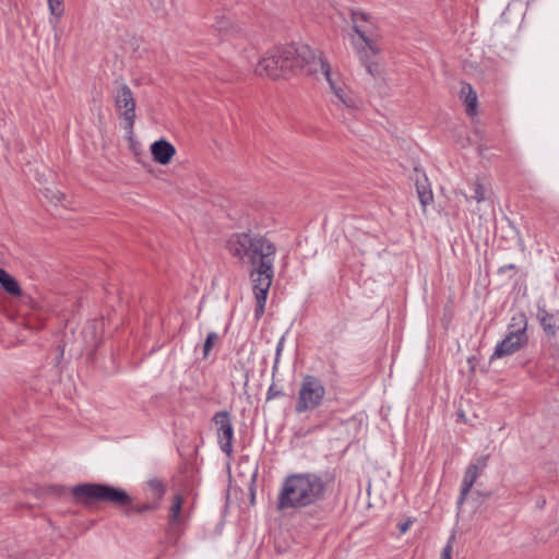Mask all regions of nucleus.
<instances>
[{"mask_svg":"<svg viewBox=\"0 0 559 559\" xmlns=\"http://www.w3.org/2000/svg\"><path fill=\"white\" fill-rule=\"evenodd\" d=\"M326 489L328 483L318 474H292L282 483L277 496V509L297 510L317 504L324 498Z\"/></svg>","mask_w":559,"mask_h":559,"instance_id":"nucleus-1","label":"nucleus"},{"mask_svg":"<svg viewBox=\"0 0 559 559\" xmlns=\"http://www.w3.org/2000/svg\"><path fill=\"white\" fill-rule=\"evenodd\" d=\"M228 252L250 266H274L276 246L264 235L235 233L227 240Z\"/></svg>","mask_w":559,"mask_h":559,"instance_id":"nucleus-2","label":"nucleus"},{"mask_svg":"<svg viewBox=\"0 0 559 559\" xmlns=\"http://www.w3.org/2000/svg\"><path fill=\"white\" fill-rule=\"evenodd\" d=\"M72 493L82 503L105 502L117 507L132 503L131 497L122 489L106 484H83L73 487Z\"/></svg>","mask_w":559,"mask_h":559,"instance_id":"nucleus-3","label":"nucleus"},{"mask_svg":"<svg viewBox=\"0 0 559 559\" xmlns=\"http://www.w3.org/2000/svg\"><path fill=\"white\" fill-rule=\"evenodd\" d=\"M295 47L267 51L258 62L254 73L260 78L280 79L295 71Z\"/></svg>","mask_w":559,"mask_h":559,"instance_id":"nucleus-4","label":"nucleus"},{"mask_svg":"<svg viewBox=\"0 0 559 559\" xmlns=\"http://www.w3.org/2000/svg\"><path fill=\"white\" fill-rule=\"evenodd\" d=\"M326 389L323 382L312 374L302 377L295 404V412L298 414L312 412L319 408L325 400Z\"/></svg>","mask_w":559,"mask_h":559,"instance_id":"nucleus-5","label":"nucleus"},{"mask_svg":"<svg viewBox=\"0 0 559 559\" xmlns=\"http://www.w3.org/2000/svg\"><path fill=\"white\" fill-rule=\"evenodd\" d=\"M527 320L523 313H519L511 319V323L508 326L507 336L496 345L495 352L490 357V360L499 359L506 356H510L527 343Z\"/></svg>","mask_w":559,"mask_h":559,"instance_id":"nucleus-6","label":"nucleus"},{"mask_svg":"<svg viewBox=\"0 0 559 559\" xmlns=\"http://www.w3.org/2000/svg\"><path fill=\"white\" fill-rule=\"evenodd\" d=\"M352 24L354 34L350 36V44L355 51L365 55L364 47L377 51L378 34L371 17L361 11L352 12Z\"/></svg>","mask_w":559,"mask_h":559,"instance_id":"nucleus-7","label":"nucleus"},{"mask_svg":"<svg viewBox=\"0 0 559 559\" xmlns=\"http://www.w3.org/2000/svg\"><path fill=\"white\" fill-rule=\"evenodd\" d=\"M249 275L255 298L254 317L259 320L264 314L269 290L274 277V266H251Z\"/></svg>","mask_w":559,"mask_h":559,"instance_id":"nucleus-8","label":"nucleus"},{"mask_svg":"<svg viewBox=\"0 0 559 559\" xmlns=\"http://www.w3.org/2000/svg\"><path fill=\"white\" fill-rule=\"evenodd\" d=\"M296 61L295 70L297 68H305L308 73L318 74L321 73L326 82L329 78H333L338 72L332 71L330 64L323 58L321 51L312 49L307 45L295 47Z\"/></svg>","mask_w":559,"mask_h":559,"instance_id":"nucleus-9","label":"nucleus"},{"mask_svg":"<svg viewBox=\"0 0 559 559\" xmlns=\"http://www.w3.org/2000/svg\"><path fill=\"white\" fill-rule=\"evenodd\" d=\"M296 61L295 70L297 68H305L308 73L318 74L321 73L326 82L329 78H333L338 72L332 71L330 64L323 58L321 51L312 49L307 45L295 47Z\"/></svg>","mask_w":559,"mask_h":559,"instance_id":"nucleus-10","label":"nucleus"},{"mask_svg":"<svg viewBox=\"0 0 559 559\" xmlns=\"http://www.w3.org/2000/svg\"><path fill=\"white\" fill-rule=\"evenodd\" d=\"M328 84L335 99L333 103L348 112L358 110L361 106L359 97L345 84L340 73L329 78Z\"/></svg>","mask_w":559,"mask_h":559,"instance_id":"nucleus-11","label":"nucleus"},{"mask_svg":"<svg viewBox=\"0 0 559 559\" xmlns=\"http://www.w3.org/2000/svg\"><path fill=\"white\" fill-rule=\"evenodd\" d=\"M115 106L117 112L124 121V129L131 134L135 121V99L130 87L126 84L117 90Z\"/></svg>","mask_w":559,"mask_h":559,"instance_id":"nucleus-12","label":"nucleus"},{"mask_svg":"<svg viewBox=\"0 0 559 559\" xmlns=\"http://www.w3.org/2000/svg\"><path fill=\"white\" fill-rule=\"evenodd\" d=\"M213 423L216 429V437L219 449L230 456L233 453L234 426L230 414L226 411L217 412L213 416Z\"/></svg>","mask_w":559,"mask_h":559,"instance_id":"nucleus-13","label":"nucleus"},{"mask_svg":"<svg viewBox=\"0 0 559 559\" xmlns=\"http://www.w3.org/2000/svg\"><path fill=\"white\" fill-rule=\"evenodd\" d=\"M185 497L181 493H176L173 497L171 506L168 512L169 531L178 534L183 530L189 521V513L183 508Z\"/></svg>","mask_w":559,"mask_h":559,"instance_id":"nucleus-14","label":"nucleus"},{"mask_svg":"<svg viewBox=\"0 0 559 559\" xmlns=\"http://www.w3.org/2000/svg\"><path fill=\"white\" fill-rule=\"evenodd\" d=\"M487 456H483L477 460L476 463H472L467 466L463 480H462V487H461V496L459 499V503H463L466 499L471 488L473 487L474 483L478 478L480 472L485 468L487 465Z\"/></svg>","mask_w":559,"mask_h":559,"instance_id":"nucleus-15","label":"nucleus"},{"mask_svg":"<svg viewBox=\"0 0 559 559\" xmlns=\"http://www.w3.org/2000/svg\"><path fill=\"white\" fill-rule=\"evenodd\" d=\"M381 51V46L379 41H377V51H371L368 47H364V53L359 51H355L358 55V58L362 66L365 67L368 74H370L372 78H379L382 73L381 66L377 60H374V57L379 55Z\"/></svg>","mask_w":559,"mask_h":559,"instance_id":"nucleus-16","label":"nucleus"},{"mask_svg":"<svg viewBox=\"0 0 559 559\" xmlns=\"http://www.w3.org/2000/svg\"><path fill=\"white\" fill-rule=\"evenodd\" d=\"M151 153L155 162L167 165L176 154L175 146L166 140H158L151 145Z\"/></svg>","mask_w":559,"mask_h":559,"instance_id":"nucleus-17","label":"nucleus"},{"mask_svg":"<svg viewBox=\"0 0 559 559\" xmlns=\"http://www.w3.org/2000/svg\"><path fill=\"white\" fill-rule=\"evenodd\" d=\"M537 318L548 335H556L559 331V313H549L543 308H538Z\"/></svg>","mask_w":559,"mask_h":559,"instance_id":"nucleus-18","label":"nucleus"},{"mask_svg":"<svg viewBox=\"0 0 559 559\" xmlns=\"http://www.w3.org/2000/svg\"><path fill=\"white\" fill-rule=\"evenodd\" d=\"M145 490L153 501H158L160 503V500L166 492V485L160 479L154 477L146 481Z\"/></svg>","mask_w":559,"mask_h":559,"instance_id":"nucleus-19","label":"nucleus"},{"mask_svg":"<svg viewBox=\"0 0 559 559\" xmlns=\"http://www.w3.org/2000/svg\"><path fill=\"white\" fill-rule=\"evenodd\" d=\"M461 96L464 97V103L466 106V112L469 116H473L476 114V107H477V95L476 92L473 90L471 84H464L461 88Z\"/></svg>","mask_w":559,"mask_h":559,"instance_id":"nucleus-20","label":"nucleus"},{"mask_svg":"<svg viewBox=\"0 0 559 559\" xmlns=\"http://www.w3.org/2000/svg\"><path fill=\"white\" fill-rule=\"evenodd\" d=\"M48 8L50 12V19L49 23L50 25L56 28L59 22V19L63 15L64 9H63V0H47Z\"/></svg>","mask_w":559,"mask_h":559,"instance_id":"nucleus-21","label":"nucleus"},{"mask_svg":"<svg viewBox=\"0 0 559 559\" xmlns=\"http://www.w3.org/2000/svg\"><path fill=\"white\" fill-rule=\"evenodd\" d=\"M416 188H417V193H418V199H419L420 205L423 207V211L425 212L427 205L429 203H431L433 200L432 191L428 187H426L424 183H420L418 181L416 183Z\"/></svg>","mask_w":559,"mask_h":559,"instance_id":"nucleus-22","label":"nucleus"},{"mask_svg":"<svg viewBox=\"0 0 559 559\" xmlns=\"http://www.w3.org/2000/svg\"><path fill=\"white\" fill-rule=\"evenodd\" d=\"M0 284L8 294L13 296L21 295V288L19 283L10 274Z\"/></svg>","mask_w":559,"mask_h":559,"instance_id":"nucleus-23","label":"nucleus"},{"mask_svg":"<svg viewBox=\"0 0 559 559\" xmlns=\"http://www.w3.org/2000/svg\"><path fill=\"white\" fill-rule=\"evenodd\" d=\"M131 511L135 512V513H146V512H154L156 510L159 509V502L158 501H151V502H147V503H142V504H135V506H131Z\"/></svg>","mask_w":559,"mask_h":559,"instance_id":"nucleus-24","label":"nucleus"},{"mask_svg":"<svg viewBox=\"0 0 559 559\" xmlns=\"http://www.w3.org/2000/svg\"><path fill=\"white\" fill-rule=\"evenodd\" d=\"M472 189H473V195L471 198L473 200H475L477 203H480L481 201H484L486 199L485 188L480 182H478V181L473 182Z\"/></svg>","mask_w":559,"mask_h":559,"instance_id":"nucleus-25","label":"nucleus"},{"mask_svg":"<svg viewBox=\"0 0 559 559\" xmlns=\"http://www.w3.org/2000/svg\"><path fill=\"white\" fill-rule=\"evenodd\" d=\"M219 336L215 332H210L203 345L204 356H207L212 347L218 342Z\"/></svg>","mask_w":559,"mask_h":559,"instance_id":"nucleus-26","label":"nucleus"},{"mask_svg":"<svg viewBox=\"0 0 559 559\" xmlns=\"http://www.w3.org/2000/svg\"><path fill=\"white\" fill-rule=\"evenodd\" d=\"M44 194L50 202H53L55 204H62V200L64 199L63 193H61L60 191H57V190L49 189V188L45 189Z\"/></svg>","mask_w":559,"mask_h":559,"instance_id":"nucleus-27","label":"nucleus"},{"mask_svg":"<svg viewBox=\"0 0 559 559\" xmlns=\"http://www.w3.org/2000/svg\"><path fill=\"white\" fill-rule=\"evenodd\" d=\"M453 540H454V536H451L449 538L447 545L442 549L441 559H452V548H453L452 544H453Z\"/></svg>","mask_w":559,"mask_h":559,"instance_id":"nucleus-28","label":"nucleus"},{"mask_svg":"<svg viewBox=\"0 0 559 559\" xmlns=\"http://www.w3.org/2000/svg\"><path fill=\"white\" fill-rule=\"evenodd\" d=\"M412 525V521L411 520H407L405 522H402L399 524V531L401 534H405L408 530H409V526Z\"/></svg>","mask_w":559,"mask_h":559,"instance_id":"nucleus-29","label":"nucleus"},{"mask_svg":"<svg viewBox=\"0 0 559 559\" xmlns=\"http://www.w3.org/2000/svg\"><path fill=\"white\" fill-rule=\"evenodd\" d=\"M283 346H284V337H282L278 343H277V346H276V359L275 361L278 360V357L281 355V352L283 350Z\"/></svg>","mask_w":559,"mask_h":559,"instance_id":"nucleus-30","label":"nucleus"},{"mask_svg":"<svg viewBox=\"0 0 559 559\" xmlns=\"http://www.w3.org/2000/svg\"><path fill=\"white\" fill-rule=\"evenodd\" d=\"M281 394V392L278 391H275L273 386H271L269 390H267V400H272L276 396H278Z\"/></svg>","mask_w":559,"mask_h":559,"instance_id":"nucleus-31","label":"nucleus"},{"mask_svg":"<svg viewBox=\"0 0 559 559\" xmlns=\"http://www.w3.org/2000/svg\"><path fill=\"white\" fill-rule=\"evenodd\" d=\"M227 26H228V21L222 20L217 23L216 28L221 32V31L225 29Z\"/></svg>","mask_w":559,"mask_h":559,"instance_id":"nucleus-32","label":"nucleus"},{"mask_svg":"<svg viewBox=\"0 0 559 559\" xmlns=\"http://www.w3.org/2000/svg\"><path fill=\"white\" fill-rule=\"evenodd\" d=\"M9 273L7 271H4L3 269L0 267V283H2V281L8 277Z\"/></svg>","mask_w":559,"mask_h":559,"instance_id":"nucleus-33","label":"nucleus"}]
</instances>
